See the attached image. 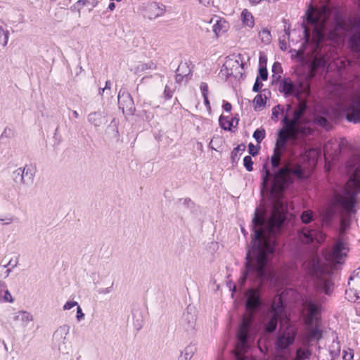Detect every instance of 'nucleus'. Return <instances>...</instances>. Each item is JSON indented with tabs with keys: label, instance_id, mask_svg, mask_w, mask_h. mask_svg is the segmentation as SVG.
<instances>
[{
	"label": "nucleus",
	"instance_id": "obj_23",
	"mask_svg": "<svg viewBox=\"0 0 360 360\" xmlns=\"http://www.w3.org/2000/svg\"><path fill=\"white\" fill-rule=\"evenodd\" d=\"M165 11V8L159 6L156 2H153L148 6L147 12L150 19H155L161 16Z\"/></svg>",
	"mask_w": 360,
	"mask_h": 360
},
{
	"label": "nucleus",
	"instance_id": "obj_44",
	"mask_svg": "<svg viewBox=\"0 0 360 360\" xmlns=\"http://www.w3.org/2000/svg\"><path fill=\"white\" fill-rule=\"evenodd\" d=\"M18 264V262H16L14 264H12V259H11L8 263L7 264H5L2 267L3 268H7L8 266L11 265L12 267H8L6 271L4 272V278H7L8 277V276L10 275L11 272L12 271V269L13 268L15 267Z\"/></svg>",
	"mask_w": 360,
	"mask_h": 360
},
{
	"label": "nucleus",
	"instance_id": "obj_5",
	"mask_svg": "<svg viewBox=\"0 0 360 360\" xmlns=\"http://www.w3.org/2000/svg\"><path fill=\"white\" fill-rule=\"evenodd\" d=\"M352 91L342 103V110L346 119L351 122H360V77H354L352 81Z\"/></svg>",
	"mask_w": 360,
	"mask_h": 360
},
{
	"label": "nucleus",
	"instance_id": "obj_3",
	"mask_svg": "<svg viewBox=\"0 0 360 360\" xmlns=\"http://www.w3.org/2000/svg\"><path fill=\"white\" fill-rule=\"evenodd\" d=\"M246 309L248 314L243 318L237 333L238 342L234 350L236 360H245V354L249 348L250 329L252 323L255 311L261 306L262 302L258 290L250 289L246 294Z\"/></svg>",
	"mask_w": 360,
	"mask_h": 360
},
{
	"label": "nucleus",
	"instance_id": "obj_34",
	"mask_svg": "<svg viewBox=\"0 0 360 360\" xmlns=\"http://www.w3.org/2000/svg\"><path fill=\"white\" fill-rule=\"evenodd\" d=\"M300 218L304 224H307L314 220V214L311 210H307L301 214Z\"/></svg>",
	"mask_w": 360,
	"mask_h": 360
},
{
	"label": "nucleus",
	"instance_id": "obj_55",
	"mask_svg": "<svg viewBox=\"0 0 360 360\" xmlns=\"http://www.w3.org/2000/svg\"><path fill=\"white\" fill-rule=\"evenodd\" d=\"M248 150H249V153L250 155H252V156H255L258 154V149L252 143H249V145H248Z\"/></svg>",
	"mask_w": 360,
	"mask_h": 360
},
{
	"label": "nucleus",
	"instance_id": "obj_42",
	"mask_svg": "<svg viewBox=\"0 0 360 360\" xmlns=\"http://www.w3.org/2000/svg\"><path fill=\"white\" fill-rule=\"evenodd\" d=\"M9 32L0 34V46L5 47L8 41Z\"/></svg>",
	"mask_w": 360,
	"mask_h": 360
},
{
	"label": "nucleus",
	"instance_id": "obj_52",
	"mask_svg": "<svg viewBox=\"0 0 360 360\" xmlns=\"http://www.w3.org/2000/svg\"><path fill=\"white\" fill-rule=\"evenodd\" d=\"M356 279L357 282L360 284V267L356 269L353 274L349 277V281Z\"/></svg>",
	"mask_w": 360,
	"mask_h": 360
},
{
	"label": "nucleus",
	"instance_id": "obj_30",
	"mask_svg": "<svg viewBox=\"0 0 360 360\" xmlns=\"http://www.w3.org/2000/svg\"><path fill=\"white\" fill-rule=\"evenodd\" d=\"M195 352V348L192 345L186 346L181 352L179 360H191Z\"/></svg>",
	"mask_w": 360,
	"mask_h": 360
},
{
	"label": "nucleus",
	"instance_id": "obj_40",
	"mask_svg": "<svg viewBox=\"0 0 360 360\" xmlns=\"http://www.w3.org/2000/svg\"><path fill=\"white\" fill-rule=\"evenodd\" d=\"M179 72H181L185 75H188L191 72V70L187 63H181L176 70Z\"/></svg>",
	"mask_w": 360,
	"mask_h": 360
},
{
	"label": "nucleus",
	"instance_id": "obj_51",
	"mask_svg": "<svg viewBox=\"0 0 360 360\" xmlns=\"http://www.w3.org/2000/svg\"><path fill=\"white\" fill-rule=\"evenodd\" d=\"M141 117L147 121H150L153 117V113L151 111L143 110Z\"/></svg>",
	"mask_w": 360,
	"mask_h": 360
},
{
	"label": "nucleus",
	"instance_id": "obj_31",
	"mask_svg": "<svg viewBox=\"0 0 360 360\" xmlns=\"http://www.w3.org/2000/svg\"><path fill=\"white\" fill-rule=\"evenodd\" d=\"M348 141L345 138H340L339 141L336 140L337 148H335L334 150L335 155H339L341 153V150L344 148H346L348 146Z\"/></svg>",
	"mask_w": 360,
	"mask_h": 360
},
{
	"label": "nucleus",
	"instance_id": "obj_10",
	"mask_svg": "<svg viewBox=\"0 0 360 360\" xmlns=\"http://www.w3.org/2000/svg\"><path fill=\"white\" fill-rule=\"evenodd\" d=\"M342 236H341L342 237ZM337 240L333 248L325 251L324 257L326 260L333 264H342L344 262L348 248L345 243L340 238Z\"/></svg>",
	"mask_w": 360,
	"mask_h": 360
},
{
	"label": "nucleus",
	"instance_id": "obj_19",
	"mask_svg": "<svg viewBox=\"0 0 360 360\" xmlns=\"http://www.w3.org/2000/svg\"><path fill=\"white\" fill-rule=\"evenodd\" d=\"M190 310L191 309L188 307L186 311L184 314L182 326L187 333L193 334L195 331L196 316Z\"/></svg>",
	"mask_w": 360,
	"mask_h": 360
},
{
	"label": "nucleus",
	"instance_id": "obj_29",
	"mask_svg": "<svg viewBox=\"0 0 360 360\" xmlns=\"http://www.w3.org/2000/svg\"><path fill=\"white\" fill-rule=\"evenodd\" d=\"M337 148L336 146V140H329L328 141L323 148L324 155L328 156H335L334 154L335 149Z\"/></svg>",
	"mask_w": 360,
	"mask_h": 360
},
{
	"label": "nucleus",
	"instance_id": "obj_6",
	"mask_svg": "<svg viewBox=\"0 0 360 360\" xmlns=\"http://www.w3.org/2000/svg\"><path fill=\"white\" fill-rule=\"evenodd\" d=\"M298 101L299 103L292 112V117L289 118L285 115L283 119V123L284 125H288L299 131L302 136H307L313 132L312 129L309 126L310 120L303 117L307 109V104L306 101L301 100V98Z\"/></svg>",
	"mask_w": 360,
	"mask_h": 360
},
{
	"label": "nucleus",
	"instance_id": "obj_26",
	"mask_svg": "<svg viewBox=\"0 0 360 360\" xmlns=\"http://www.w3.org/2000/svg\"><path fill=\"white\" fill-rule=\"evenodd\" d=\"M311 354L312 352L309 349V347H304V342H302V346L296 351L295 360H308L310 359Z\"/></svg>",
	"mask_w": 360,
	"mask_h": 360
},
{
	"label": "nucleus",
	"instance_id": "obj_13",
	"mask_svg": "<svg viewBox=\"0 0 360 360\" xmlns=\"http://www.w3.org/2000/svg\"><path fill=\"white\" fill-rule=\"evenodd\" d=\"M299 238L303 243H311L314 241L321 243L326 238V235L317 229L311 226L303 227L299 232Z\"/></svg>",
	"mask_w": 360,
	"mask_h": 360
},
{
	"label": "nucleus",
	"instance_id": "obj_32",
	"mask_svg": "<svg viewBox=\"0 0 360 360\" xmlns=\"http://www.w3.org/2000/svg\"><path fill=\"white\" fill-rule=\"evenodd\" d=\"M245 144H240L234 148L231 154V159L232 162H236L238 160V154L245 150Z\"/></svg>",
	"mask_w": 360,
	"mask_h": 360
},
{
	"label": "nucleus",
	"instance_id": "obj_15",
	"mask_svg": "<svg viewBox=\"0 0 360 360\" xmlns=\"http://www.w3.org/2000/svg\"><path fill=\"white\" fill-rule=\"evenodd\" d=\"M295 331L292 328L288 327L283 333L277 337L276 345L281 349H286L292 345L295 340Z\"/></svg>",
	"mask_w": 360,
	"mask_h": 360
},
{
	"label": "nucleus",
	"instance_id": "obj_25",
	"mask_svg": "<svg viewBox=\"0 0 360 360\" xmlns=\"http://www.w3.org/2000/svg\"><path fill=\"white\" fill-rule=\"evenodd\" d=\"M227 28V22L224 19L217 18L215 23L212 26V30L216 37H218L220 34L224 32Z\"/></svg>",
	"mask_w": 360,
	"mask_h": 360
},
{
	"label": "nucleus",
	"instance_id": "obj_56",
	"mask_svg": "<svg viewBox=\"0 0 360 360\" xmlns=\"http://www.w3.org/2000/svg\"><path fill=\"white\" fill-rule=\"evenodd\" d=\"M98 293L100 295H106L109 294L112 292V286L108 287V288H99L97 290Z\"/></svg>",
	"mask_w": 360,
	"mask_h": 360
},
{
	"label": "nucleus",
	"instance_id": "obj_64",
	"mask_svg": "<svg viewBox=\"0 0 360 360\" xmlns=\"http://www.w3.org/2000/svg\"><path fill=\"white\" fill-rule=\"evenodd\" d=\"M203 96V98H204L205 105H206V107L207 108L210 109V101L208 100L207 95H205V96Z\"/></svg>",
	"mask_w": 360,
	"mask_h": 360
},
{
	"label": "nucleus",
	"instance_id": "obj_1",
	"mask_svg": "<svg viewBox=\"0 0 360 360\" xmlns=\"http://www.w3.org/2000/svg\"><path fill=\"white\" fill-rule=\"evenodd\" d=\"M284 151L285 149L276 147L274 149L271 157L274 174L266 166L264 167L261 193L263 194L264 191L269 192L273 200V210L267 219L264 210H255L252 221V245L246 255L245 271L240 279V286L245 284L248 278L259 283L272 278L268 261L275 251L276 236L282 231L286 219L287 206L281 199L282 193L292 184L294 178L305 177L304 169L299 164L286 161L279 167Z\"/></svg>",
	"mask_w": 360,
	"mask_h": 360
},
{
	"label": "nucleus",
	"instance_id": "obj_58",
	"mask_svg": "<svg viewBox=\"0 0 360 360\" xmlns=\"http://www.w3.org/2000/svg\"><path fill=\"white\" fill-rule=\"evenodd\" d=\"M164 96L166 99H169L172 97V91L168 86H165Z\"/></svg>",
	"mask_w": 360,
	"mask_h": 360
},
{
	"label": "nucleus",
	"instance_id": "obj_54",
	"mask_svg": "<svg viewBox=\"0 0 360 360\" xmlns=\"http://www.w3.org/2000/svg\"><path fill=\"white\" fill-rule=\"evenodd\" d=\"M84 317H85V315L82 312V308L80 307L79 305H77V316H76L77 321H82L84 319Z\"/></svg>",
	"mask_w": 360,
	"mask_h": 360
},
{
	"label": "nucleus",
	"instance_id": "obj_24",
	"mask_svg": "<svg viewBox=\"0 0 360 360\" xmlns=\"http://www.w3.org/2000/svg\"><path fill=\"white\" fill-rule=\"evenodd\" d=\"M13 319L15 321H20L22 322V326H26L29 323L33 321V316L27 311H19L14 314Z\"/></svg>",
	"mask_w": 360,
	"mask_h": 360
},
{
	"label": "nucleus",
	"instance_id": "obj_57",
	"mask_svg": "<svg viewBox=\"0 0 360 360\" xmlns=\"http://www.w3.org/2000/svg\"><path fill=\"white\" fill-rule=\"evenodd\" d=\"M200 89L201 90L202 96L207 95V93H208V85H207V83L202 82L200 84Z\"/></svg>",
	"mask_w": 360,
	"mask_h": 360
},
{
	"label": "nucleus",
	"instance_id": "obj_22",
	"mask_svg": "<svg viewBox=\"0 0 360 360\" xmlns=\"http://www.w3.org/2000/svg\"><path fill=\"white\" fill-rule=\"evenodd\" d=\"M309 124L314 127H321L326 130H329L331 128V124L328 118L321 114H314L312 120H310Z\"/></svg>",
	"mask_w": 360,
	"mask_h": 360
},
{
	"label": "nucleus",
	"instance_id": "obj_36",
	"mask_svg": "<svg viewBox=\"0 0 360 360\" xmlns=\"http://www.w3.org/2000/svg\"><path fill=\"white\" fill-rule=\"evenodd\" d=\"M98 4L97 0H78L75 6L78 7V11L79 12L80 8L84 6H91L93 8L96 7Z\"/></svg>",
	"mask_w": 360,
	"mask_h": 360
},
{
	"label": "nucleus",
	"instance_id": "obj_11",
	"mask_svg": "<svg viewBox=\"0 0 360 360\" xmlns=\"http://www.w3.org/2000/svg\"><path fill=\"white\" fill-rule=\"evenodd\" d=\"M343 194H344V192L342 193H336L334 196V199H333L332 205L325 208L321 212L323 220L326 224H329L332 221V219H333V217L335 215L336 212L338 213L339 217H340V229H339L340 236H343L345 234V231L349 229L352 221V219L354 218V217L356 215V214H354L351 217V219L349 220V223L348 224V226H347L345 229H343L342 224V215H341L340 211L339 210V208L338 207V206L336 205V199H337L338 196L343 195Z\"/></svg>",
	"mask_w": 360,
	"mask_h": 360
},
{
	"label": "nucleus",
	"instance_id": "obj_46",
	"mask_svg": "<svg viewBox=\"0 0 360 360\" xmlns=\"http://www.w3.org/2000/svg\"><path fill=\"white\" fill-rule=\"evenodd\" d=\"M343 360H353L354 351L352 349H348L343 352Z\"/></svg>",
	"mask_w": 360,
	"mask_h": 360
},
{
	"label": "nucleus",
	"instance_id": "obj_45",
	"mask_svg": "<svg viewBox=\"0 0 360 360\" xmlns=\"http://www.w3.org/2000/svg\"><path fill=\"white\" fill-rule=\"evenodd\" d=\"M265 100L266 98H264L261 94H257L254 98V102L257 106L261 107L264 105Z\"/></svg>",
	"mask_w": 360,
	"mask_h": 360
},
{
	"label": "nucleus",
	"instance_id": "obj_60",
	"mask_svg": "<svg viewBox=\"0 0 360 360\" xmlns=\"http://www.w3.org/2000/svg\"><path fill=\"white\" fill-rule=\"evenodd\" d=\"M6 284L4 281H0V300L1 299V295L6 290Z\"/></svg>",
	"mask_w": 360,
	"mask_h": 360
},
{
	"label": "nucleus",
	"instance_id": "obj_27",
	"mask_svg": "<svg viewBox=\"0 0 360 360\" xmlns=\"http://www.w3.org/2000/svg\"><path fill=\"white\" fill-rule=\"evenodd\" d=\"M240 19L243 22V24L248 27H253L255 25V20L252 13L248 11V9H243L241 15Z\"/></svg>",
	"mask_w": 360,
	"mask_h": 360
},
{
	"label": "nucleus",
	"instance_id": "obj_47",
	"mask_svg": "<svg viewBox=\"0 0 360 360\" xmlns=\"http://www.w3.org/2000/svg\"><path fill=\"white\" fill-rule=\"evenodd\" d=\"M179 202H180L181 205H182L185 207H187V208H189V209H191L193 207V205H194V203L189 198H185V199H183V200L180 199L179 200Z\"/></svg>",
	"mask_w": 360,
	"mask_h": 360
},
{
	"label": "nucleus",
	"instance_id": "obj_8",
	"mask_svg": "<svg viewBox=\"0 0 360 360\" xmlns=\"http://www.w3.org/2000/svg\"><path fill=\"white\" fill-rule=\"evenodd\" d=\"M305 137L306 136H302L301 133L289 126L284 125V128L278 132V137L275 147L285 150L286 143L288 140H290L294 144H302Z\"/></svg>",
	"mask_w": 360,
	"mask_h": 360
},
{
	"label": "nucleus",
	"instance_id": "obj_43",
	"mask_svg": "<svg viewBox=\"0 0 360 360\" xmlns=\"http://www.w3.org/2000/svg\"><path fill=\"white\" fill-rule=\"evenodd\" d=\"M283 112V109L281 108V105H277L276 106L274 107L272 109V117L271 118L273 120H277L278 117L279 113Z\"/></svg>",
	"mask_w": 360,
	"mask_h": 360
},
{
	"label": "nucleus",
	"instance_id": "obj_14",
	"mask_svg": "<svg viewBox=\"0 0 360 360\" xmlns=\"http://www.w3.org/2000/svg\"><path fill=\"white\" fill-rule=\"evenodd\" d=\"M118 104L119 108L122 110V112L126 115H132L135 111V106L134 101L131 95L124 91H120L118 94Z\"/></svg>",
	"mask_w": 360,
	"mask_h": 360
},
{
	"label": "nucleus",
	"instance_id": "obj_39",
	"mask_svg": "<svg viewBox=\"0 0 360 360\" xmlns=\"http://www.w3.org/2000/svg\"><path fill=\"white\" fill-rule=\"evenodd\" d=\"M253 137L258 143H260L265 138L264 129H256L253 133Z\"/></svg>",
	"mask_w": 360,
	"mask_h": 360
},
{
	"label": "nucleus",
	"instance_id": "obj_41",
	"mask_svg": "<svg viewBox=\"0 0 360 360\" xmlns=\"http://www.w3.org/2000/svg\"><path fill=\"white\" fill-rule=\"evenodd\" d=\"M243 165H244V167H245V169L248 172L252 171V169H253V167H252L253 162H252V158L250 156L248 155V156H245L244 158V159H243Z\"/></svg>",
	"mask_w": 360,
	"mask_h": 360
},
{
	"label": "nucleus",
	"instance_id": "obj_12",
	"mask_svg": "<svg viewBox=\"0 0 360 360\" xmlns=\"http://www.w3.org/2000/svg\"><path fill=\"white\" fill-rule=\"evenodd\" d=\"M70 327L64 324L59 326L53 335V341L55 347L63 353H68L70 342L68 339V335L70 332Z\"/></svg>",
	"mask_w": 360,
	"mask_h": 360
},
{
	"label": "nucleus",
	"instance_id": "obj_49",
	"mask_svg": "<svg viewBox=\"0 0 360 360\" xmlns=\"http://www.w3.org/2000/svg\"><path fill=\"white\" fill-rule=\"evenodd\" d=\"M259 78L262 80H266L268 78V72L266 67H261L259 69Z\"/></svg>",
	"mask_w": 360,
	"mask_h": 360
},
{
	"label": "nucleus",
	"instance_id": "obj_20",
	"mask_svg": "<svg viewBox=\"0 0 360 360\" xmlns=\"http://www.w3.org/2000/svg\"><path fill=\"white\" fill-rule=\"evenodd\" d=\"M88 122L94 127H99L108 122L107 115L104 111H95L89 113Z\"/></svg>",
	"mask_w": 360,
	"mask_h": 360
},
{
	"label": "nucleus",
	"instance_id": "obj_62",
	"mask_svg": "<svg viewBox=\"0 0 360 360\" xmlns=\"http://www.w3.org/2000/svg\"><path fill=\"white\" fill-rule=\"evenodd\" d=\"M223 108L226 112H230L231 110V104L226 102L223 105Z\"/></svg>",
	"mask_w": 360,
	"mask_h": 360
},
{
	"label": "nucleus",
	"instance_id": "obj_17",
	"mask_svg": "<svg viewBox=\"0 0 360 360\" xmlns=\"http://www.w3.org/2000/svg\"><path fill=\"white\" fill-rule=\"evenodd\" d=\"M225 67L228 70V74L234 77H241L243 72V63L240 62L239 59L229 58L226 61Z\"/></svg>",
	"mask_w": 360,
	"mask_h": 360
},
{
	"label": "nucleus",
	"instance_id": "obj_4",
	"mask_svg": "<svg viewBox=\"0 0 360 360\" xmlns=\"http://www.w3.org/2000/svg\"><path fill=\"white\" fill-rule=\"evenodd\" d=\"M303 266L307 273L317 279V285L326 294L330 295L333 290L331 270L317 256H311Z\"/></svg>",
	"mask_w": 360,
	"mask_h": 360
},
{
	"label": "nucleus",
	"instance_id": "obj_38",
	"mask_svg": "<svg viewBox=\"0 0 360 360\" xmlns=\"http://www.w3.org/2000/svg\"><path fill=\"white\" fill-rule=\"evenodd\" d=\"M326 64L324 58H314L311 63V70L316 71L319 67H323Z\"/></svg>",
	"mask_w": 360,
	"mask_h": 360
},
{
	"label": "nucleus",
	"instance_id": "obj_63",
	"mask_svg": "<svg viewBox=\"0 0 360 360\" xmlns=\"http://www.w3.org/2000/svg\"><path fill=\"white\" fill-rule=\"evenodd\" d=\"M339 352H340V349H338V351H336V352L335 351H330V355L331 356L330 360H335V358L336 356L338 355Z\"/></svg>",
	"mask_w": 360,
	"mask_h": 360
},
{
	"label": "nucleus",
	"instance_id": "obj_21",
	"mask_svg": "<svg viewBox=\"0 0 360 360\" xmlns=\"http://www.w3.org/2000/svg\"><path fill=\"white\" fill-rule=\"evenodd\" d=\"M308 327V330L302 341L304 347H309L312 341L321 338V333L316 326L314 327L313 325H309Z\"/></svg>",
	"mask_w": 360,
	"mask_h": 360
},
{
	"label": "nucleus",
	"instance_id": "obj_35",
	"mask_svg": "<svg viewBox=\"0 0 360 360\" xmlns=\"http://www.w3.org/2000/svg\"><path fill=\"white\" fill-rule=\"evenodd\" d=\"M259 37L264 44H269L271 41V35L270 31L267 29H264L260 31L259 32Z\"/></svg>",
	"mask_w": 360,
	"mask_h": 360
},
{
	"label": "nucleus",
	"instance_id": "obj_2",
	"mask_svg": "<svg viewBox=\"0 0 360 360\" xmlns=\"http://www.w3.org/2000/svg\"><path fill=\"white\" fill-rule=\"evenodd\" d=\"M352 172L344 194L338 195L336 205L342 215V229L348 226L351 217L357 213L356 195L360 193V152L355 154L347 163Z\"/></svg>",
	"mask_w": 360,
	"mask_h": 360
},
{
	"label": "nucleus",
	"instance_id": "obj_16",
	"mask_svg": "<svg viewBox=\"0 0 360 360\" xmlns=\"http://www.w3.org/2000/svg\"><path fill=\"white\" fill-rule=\"evenodd\" d=\"M319 311V307L311 301H307L304 305V321L307 326L313 325L314 321L317 319Z\"/></svg>",
	"mask_w": 360,
	"mask_h": 360
},
{
	"label": "nucleus",
	"instance_id": "obj_9",
	"mask_svg": "<svg viewBox=\"0 0 360 360\" xmlns=\"http://www.w3.org/2000/svg\"><path fill=\"white\" fill-rule=\"evenodd\" d=\"M35 175V169L32 165H25L23 167L17 168L12 174L14 182L20 187H28L32 185Z\"/></svg>",
	"mask_w": 360,
	"mask_h": 360
},
{
	"label": "nucleus",
	"instance_id": "obj_53",
	"mask_svg": "<svg viewBox=\"0 0 360 360\" xmlns=\"http://www.w3.org/2000/svg\"><path fill=\"white\" fill-rule=\"evenodd\" d=\"M77 305L79 304L76 301H68L64 304L63 308V310H69L75 306L77 307Z\"/></svg>",
	"mask_w": 360,
	"mask_h": 360
},
{
	"label": "nucleus",
	"instance_id": "obj_50",
	"mask_svg": "<svg viewBox=\"0 0 360 360\" xmlns=\"http://www.w3.org/2000/svg\"><path fill=\"white\" fill-rule=\"evenodd\" d=\"M262 86H263V84L259 81V77H257L256 79V81L254 84L252 91L254 92H259L262 89Z\"/></svg>",
	"mask_w": 360,
	"mask_h": 360
},
{
	"label": "nucleus",
	"instance_id": "obj_33",
	"mask_svg": "<svg viewBox=\"0 0 360 360\" xmlns=\"http://www.w3.org/2000/svg\"><path fill=\"white\" fill-rule=\"evenodd\" d=\"M283 72L281 64L279 62H275L272 66V72L274 81H278L281 78V74Z\"/></svg>",
	"mask_w": 360,
	"mask_h": 360
},
{
	"label": "nucleus",
	"instance_id": "obj_7",
	"mask_svg": "<svg viewBox=\"0 0 360 360\" xmlns=\"http://www.w3.org/2000/svg\"><path fill=\"white\" fill-rule=\"evenodd\" d=\"M285 319L288 321L282 297L277 295L274 297L271 309L264 321V331L269 333L274 332L277 328L278 320L282 322Z\"/></svg>",
	"mask_w": 360,
	"mask_h": 360
},
{
	"label": "nucleus",
	"instance_id": "obj_59",
	"mask_svg": "<svg viewBox=\"0 0 360 360\" xmlns=\"http://www.w3.org/2000/svg\"><path fill=\"white\" fill-rule=\"evenodd\" d=\"M304 35L306 42H308L310 39V30L306 26H304Z\"/></svg>",
	"mask_w": 360,
	"mask_h": 360
},
{
	"label": "nucleus",
	"instance_id": "obj_48",
	"mask_svg": "<svg viewBox=\"0 0 360 360\" xmlns=\"http://www.w3.org/2000/svg\"><path fill=\"white\" fill-rule=\"evenodd\" d=\"M4 294V295H1V299L0 300V302H13V299L8 290H6Z\"/></svg>",
	"mask_w": 360,
	"mask_h": 360
},
{
	"label": "nucleus",
	"instance_id": "obj_37",
	"mask_svg": "<svg viewBox=\"0 0 360 360\" xmlns=\"http://www.w3.org/2000/svg\"><path fill=\"white\" fill-rule=\"evenodd\" d=\"M219 122L222 129L224 130H231V127L233 125V121H230L227 118L223 116H220Z\"/></svg>",
	"mask_w": 360,
	"mask_h": 360
},
{
	"label": "nucleus",
	"instance_id": "obj_28",
	"mask_svg": "<svg viewBox=\"0 0 360 360\" xmlns=\"http://www.w3.org/2000/svg\"><path fill=\"white\" fill-rule=\"evenodd\" d=\"M157 68L155 63L149 61L146 63H139L134 68L135 74L143 72L148 70H155Z\"/></svg>",
	"mask_w": 360,
	"mask_h": 360
},
{
	"label": "nucleus",
	"instance_id": "obj_18",
	"mask_svg": "<svg viewBox=\"0 0 360 360\" xmlns=\"http://www.w3.org/2000/svg\"><path fill=\"white\" fill-rule=\"evenodd\" d=\"M279 91L284 94L285 96L294 94L297 100L300 99V92L297 90L296 86L289 78H284L281 82Z\"/></svg>",
	"mask_w": 360,
	"mask_h": 360
},
{
	"label": "nucleus",
	"instance_id": "obj_61",
	"mask_svg": "<svg viewBox=\"0 0 360 360\" xmlns=\"http://www.w3.org/2000/svg\"><path fill=\"white\" fill-rule=\"evenodd\" d=\"M186 76L187 75H185L181 72H179L178 71H176V77H175L176 82L178 83L181 82L183 80L184 77H186Z\"/></svg>",
	"mask_w": 360,
	"mask_h": 360
}]
</instances>
